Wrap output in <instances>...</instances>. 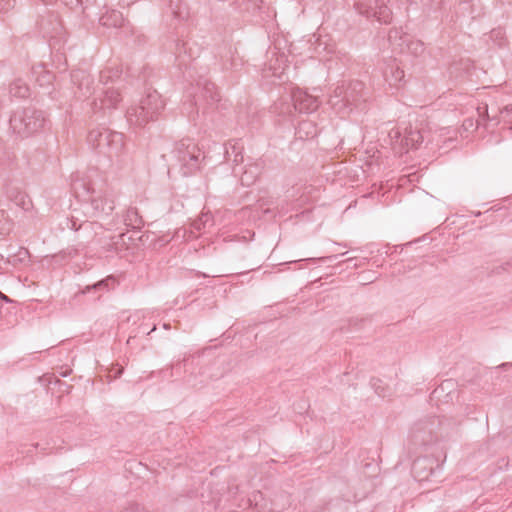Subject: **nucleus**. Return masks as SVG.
<instances>
[{"label": "nucleus", "instance_id": "nucleus-5", "mask_svg": "<svg viewBox=\"0 0 512 512\" xmlns=\"http://www.w3.org/2000/svg\"><path fill=\"white\" fill-rule=\"evenodd\" d=\"M89 194L88 200L82 204V213L86 217L102 220L108 217L115 208V202L107 188L92 189L87 188Z\"/></svg>", "mask_w": 512, "mask_h": 512}, {"label": "nucleus", "instance_id": "nucleus-38", "mask_svg": "<svg viewBox=\"0 0 512 512\" xmlns=\"http://www.w3.org/2000/svg\"><path fill=\"white\" fill-rule=\"evenodd\" d=\"M164 328H165V329H168V328H169V325H168V324H164Z\"/></svg>", "mask_w": 512, "mask_h": 512}, {"label": "nucleus", "instance_id": "nucleus-20", "mask_svg": "<svg viewBox=\"0 0 512 512\" xmlns=\"http://www.w3.org/2000/svg\"><path fill=\"white\" fill-rule=\"evenodd\" d=\"M9 92L14 97L25 98L29 94V88L21 79L10 84Z\"/></svg>", "mask_w": 512, "mask_h": 512}, {"label": "nucleus", "instance_id": "nucleus-27", "mask_svg": "<svg viewBox=\"0 0 512 512\" xmlns=\"http://www.w3.org/2000/svg\"><path fill=\"white\" fill-rule=\"evenodd\" d=\"M16 5V0H0V13H8Z\"/></svg>", "mask_w": 512, "mask_h": 512}, {"label": "nucleus", "instance_id": "nucleus-17", "mask_svg": "<svg viewBox=\"0 0 512 512\" xmlns=\"http://www.w3.org/2000/svg\"><path fill=\"white\" fill-rule=\"evenodd\" d=\"M243 146L237 141H230L226 144L225 156L226 159L232 161L235 165L243 162Z\"/></svg>", "mask_w": 512, "mask_h": 512}, {"label": "nucleus", "instance_id": "nucleus-26", "mask_svg": "<svg viewBox=\"0 0 512 512\" xmlns=\"http://www.w3.org/2000/svg\"><path fill=\"white\" fill-rule=\"evenodd\" d=\"M12 227V220L8 217L7 213L4 210H0V234H9L12 230Z\"/></svg>", "mask_w": 512, "mask_h": 512}, {"label": "nucleus", "instance_id": "nucleus-9", "mask_svg": "<svg viewBox=\"0 0 512 512\" xmlns=\"http://www.w3.org/2000/svg\"><path fill=\"white\" fill-rule=\"evenodd\" d=\"M291 99L293 101V109L289 105H286L285 108L281 107L279 109L280 114L290 116L293 111L311 113L316 111L320 105V101L317 96L310 95L300 88H294L292 90Z\"/></svg>", "mask_w": 512, "mask_h": 512}, {"label": "nucleus", "instance_id": "nucleus-6", "mask_svg": "<svg viewBox=\"0 0 512 512\" xmlns=\"http://www.w3.org/2000/svg\"><path fill=\"white\" fill-rule=\"evenodd\" d=\"M176 157L180 165V170L184 176L193 174L199 169L203 153L198 146L192 142L180 143L176 150Z\"/></svg>", "mask_w": 512, "mask_h": 512}, {"label": "nucleus", "instance_id": "nucleus-29", "mask_svg": "<svg viewBox=\"0 0 512 512\" xmlns=\"http://www.w3.org/2000/svg\"><path fill=\"white\" fill-rule=\"evenodd\" d=\"M64 4L71 9H80L83 11L84 0H63Z\"/></svg>", "mask_w": 512, "mask_h": 512}, {"label": "nucleus", "instance_id": "nucleus-32", "mask_svg": "<svg viewBox=\"0 0 512 512\" xmlns=\"http://www.w3.org/2000/svg\"><path fill=\"white\" fill-rule=\"evenodd\" d=\"M43 78L45 79V82L50 83L52 75L49 72H46Z\"/></svg>", "mask_w": 512, "mask_h": 512}, {"label": "nucleus", "instance_id": "nucleus-39", "mask_svg": "<svg viewBox=\"0 0 512 512\" xmlns=\"http://www.w3.org/2000/svg\"><path fill=\"white\" fill-rule=\"evenodd\" d=\"M3 260V256L0 254V262Z\"/></svg>", "mask_w": 512, "mask_h": 512}, {"label": "nucleus", "instance_id": "nucleus-4", "mask_svg": "<svg viewBox=\"0 0 512 512\" xmlns=\"http://www.w3.org/2000/svg\"><path fill=\"white\" fill-rule=\"evenodd\" d=\"M10 128L21 137H28L44 127L45 116L40 110L25 108L10 117Z\"/></svg>", "mask_w": 512, "mask_h": 512}, {"label": "nucleus", "instance_id": "nucleus-24", "mask_svg": "<svg viewBox=\"0 0 512 512\" xmlns=\"http://www.w3.org/2000/svg\"><path fill=\"white\" fill-rule=\"evenodd\" d=\"M101 21L103 25L106 26H120L122 24L123 18L120 12L112 11L110 14L103 16Z\"/></svg>", "mask_w": 512, "mask_h": 512}, {"label": "nucleus", "instance_id": "nucleus-35", "mask_svg": "<svg viewBox=\"0 0 512 512\" xmlns=\"http://www.w3.org/2000/svg\"><path fill=\"white\" fill-rule=\"evenodd\" d=\"M376 392L379 394V396L385 397V394L382 392H379L377 389H376Z\"/></svg>", "mask_w": 512, "mask_h": 512}, {"label": "nucleus", "instance_id": "nucleus-28", "mask_svg": "<svg viewBox=\"0 0 512 512\" xmlns=\"http://www.w3.org/2000/svg\"><path fill=\"white\" fill-rule=\"evenodd\" d=\"M15 202L17 205L21 206L23 209L28 208V204L30 201L27 199V196L24 193L19 192L15 198Z\"/></svg>", "mask_w": 512, "mask_h": 512}, {"label": "nucleus", "instance_id": "nucleus-2", "mask_svg": "<svg viewBox=\"0 0 512 512\" xmlns=\"http://www.w3.org/2000/svg\"><path fill=\"white\" fill-rule=\"evenodd\" d=\"M87 141L94 150L109 158L119 156L124 147L123 134L106 127L92 129Z\"/></svg>", "mask_w": 512, "mask_h": 512}, {"label": "nucleus", "instance_id": "nucleus-13", "mask_svg": "<svg viewBox=\"0 0 512 512\" xmlns=\"http://www.w3.org/2000/svg\"><path fill=\"white\" fill-rule=\"evenodd\" d=\"M383 76L391 87H398L404 79L405 73L395 59H390L383 68Z\"/></svg>", "mask_w": 512, "mask_h": 512}, {"label": "nucleus", "instance_id": "nucleus-3", "mask_svg": "<svg viewBox=\"0 0 512 512\" xmlns=\"http://www.w3.org/2000/svg\"><path fill=\"white\" fill-rule=\"evenodd\" d=\"M164 108V101L157 91L148 92L141 99L140 103L131 106L126 112L127 121L130 125L144 126L150 120H153Z\"/></svg>", "mask_w": 512, "mask_h": 512}, {"label": "nucleus", "instance_id": "nucleus-1", "mask_svg": "<svg viewBox=\"0 0 512 512\" xmlns=\"http://www.w3.org/2000/svg\"><path fill=\"white\" fill-rule=\"evenodd\" d=\"M367 98L368 91L362 81H343L334 89L329 104L337 114L346 116L360 108Z\"/></svg>", "mask_w": 512, "mask_h": 512}, {"label": "nucleus", "instance_id": "nucleus-19", "mask_svg": "<svg viewBox=\"0 0 512 512\" xmlns=\"http://www.w3.org/2000/svg\"><path fill=\"white\" fill-rule=\"evenodd\" d=\"M123 222L127 227L133 229H140L143 225L142 218L139 216L137 209L133 207L127 209L123 216Z\"/></svg>", "mask_w": 512, "mask_h": 512}, {"label": "nucleus", "instance_id": "nucleus-12", "mask_svg": "<svg viewBox=\"0 0 512 512\" xmlns=\"http://www.w3.org/2000/svg\"><path fill=\"white\" fill-rule=\"evenodd\" d=\"M122 97L117 88L114 86L102 88L99 96L95 99L94 105L101 109H112L121 101Z\"/></svg>", "mask_w": 512, "mask_h": 512}, {"label": "nucleus", "instance_id": "nucleus-34", "mask_svg": "<svg viewBox=\"0 0 512 512\" xmlns=\"http://www.w3.org/2000/svg\"><path fill=\"white\" fill-rule=\"evenodd\" d=\"M77 185H78L77 183L74 185V190L76 191L77 194H79Z\"/></svg>", "mask_w": 512, "mask_h": 512}, {"label": "nucleus", "instance_id": "nucleus-21", "mask_svg": "<svg viewBox=\"0 0 512 512\" xmlns=\"http://www.w3.org/2000/svg\"><path fill=\"white\" fill-rule=\"evenodd\" d=\"M213 225V217L209 212L202 213L199 218L193 221L192 227L196 231L205 230L207 227H211Z\"/></svg>", "mask_w": 512, "mask_h": 512}, {"label": "nucleus", "instance_id": "nucleus-31", "mask_svg": "<svg viewBox=\"0 0 512 512\" xmlns=\"http://www.w3.org/2000/svg\"><path fill=\"white\" fill-rule=\"evenodd\" d=\"M111 78V71H103L100 74V81L103 82L104 85L107 84L108 79Z\"/></svg>", "mask_w": 512, "mask_h": 512}, {"label": "nucleus", "instance_id": "nucleus-25", "mask_svg": "<svg viewBox=\"0 0 512 512\" xmlns=\"http://www.w3.org/2000/svg\"><path fill=\"white\" fill-rule=\"evenodd\" d=\"M116 280L113 276H108L107 278L95 283L92 286H87L83 293L88 292L90 289H112L115 287Z\"/></svg>", "mask_w": 512, "mask_h": 512}, {"label": "nucleus", "instance_id": "nucleus-37", "mask_svg": "<svg viewBox=\"0 0 512 512\" xmlns=\"http://www.w3.org/2000/svg\"><path fill=\"white\" fill-rule=\"evenodd\" d=\"M3 300L5 301H9L8 297L7 296H3Z\"/></svg>", "mask_w": 512, "mask_h": 512}, {"label": "nucleus", "instance_id": "nucleus-14", "mask_svg": "<svg viewBox=\"0 0 512 512\" xmlns=\"http://www.w3.org/2000/svg\"><path fill=\"white\" fill-rule=\"evenodd\" d=\"M423 141L420 130L412 128V126L404 128V137L401 140L402 153L407 152L411 148H416Z\"/></svg>", "mask_w": 512, "mask_h": 512}, {"label": "nucleus", "instance_id": "nucleus-11", "mask_svg": "<svg viewBox=\"0 0 512 512\" xmlns=\"http://www.w3.org/2000/svg\"><path fill=\"white\" fill-rule=\"evenodd\" d=\"M199 93L195 98L196 104L204 100L208 104H214L220 100L219 93L214 83L207 78H200L197 82Z\"/></svg>", "mask_w": 512, "mask_h": 512}, {"label": "nucleus", "instance_id": "nucleus-10", "mask_svg": "<svg viewBox=\"0 0 512 512\" xmlns=\"http://www.w3.org/2000/svg\"><path fill=\"white\" fill-rule=\"evenodd\" d=\"M79 214V211H73V214L67 219V228L79 232L80 239L89 241L102 226L98 221L82 220Z\"/></svg>", "mask_w": 512, "mask_h": 512}, {"label": "nucleus", "instance_id": "nucleus-40", "mask_svg": "<svg viewBox=\"0 0 512 512\" xmlns=\"http://www.w3.org/2000/svg\"><path fill=\"white\" fill-rule=\"evenodd\" d=\"M0 66H1V67H3V66H4V64H3V63H0Z\"/></svg>", "mask_w": 512, "mask_h": 512}, {"label": "nucleus", "instance_id": "nucleus-18", "mask_svg": "<svg viewBox=\"0 0 512 512\" xmlns=\"http://www.w3.org/2000/svg\"><path fill=\"white\" fill-rule=\"evenodd\" d=\"M318 133L316 125L311 121H302L298 127L296 134L300 139L314 138Z\"/></svg>", "mask_w": 512, "mask_h": 512}, {"label": "nucleus", "instance_id": "nucleus-22", "mask_svg": "<svg viewBox=\"0 0 512 512\" xmlns=\"http://www.w3.org/2000/svg\"><path fill=\"white\" fill-rule=\"evenodd\" d=\"M403 137H404V128L402 129L400 127H396V128L391 129L389 132V138L391 140L393 149L399 153H402L401 140H403Z\"/></svg>", "mask_w": 512, "mask_h": 512}, {"label": "nucleus", "instance_id": "nucleus-16", "mask_svg": "<svg viewBox=\"0 0 512 512\" xmlns=\"http://www.w3.org/2000/svg\"><path fill=\"white\" fill-rule=\"evenodd\" d=\"M262 171L260 162H253L245 166L244 171L241 173L240 180L242 185L250 186L255 183Z\"/></svg>", "mask_w": 512, "mask_h": 512}, {"label": "nucleus", "instance_id": "nucleus-23", "mask_svg": "<svg viewBox=\"0 0 512 512\" xmlns=\"http://www.w3.org/2000/svg\"><path fill=\"white\" fill-rule=\"evenodd\" d=\"M29 258V251L26 248H19L17 253L13 255H9L7 257V263H11L13 265H16L18 263L26 262Z\"/></svg>", "mask_w": 512, "mask_h": 512}, {"label": "nucleus", "instance_id": "nucleus-8", "mask_svg": "<svg viewBox=\"0 0 512 512\" xmlns=\"http://www.w3.org/2000/svg\"><path fill=\"white\" fill-rule=\"evenodd\" d=\"M388 40L391 45L401 53L420 56L425 51V46L422 41L413 38L398 28H393L389 31Z\"/></svg>", "mask_w": 512, "mask_h": 512}, {"label": "nucleus", "instance_id": "nucleus-7", "mask_svg": "<svg viewBox=\"0 0 512 512\" xmlns=\"http://www.w3.org/2000/svg\"><path fill=\"white\" fill-rule=\"evenodd\" d=\"M386 4L387 0H355L354 7L359 14L387 24L392 20V12Z\"/></svg>", "mask_w": 512, "mask_h": 512}, {"label": "nucleus", "instance_id": "nucleus-33", "mask_svg": "<svg viewBox=\"0 0 512 512\" xmlns=\"http://www.w3.org/2000/svg\"><path fill=\"white\" fill-rule=\"evenodd\" d=\"M420 464V460L415 461L413 469L416 470L417 466Z\"/></svg>", "mask_w": 512, "mask_h": 512}, {"label": "nucleus", "instance_id": "nucleus-30", "mask_svg": "<svg viewBox=\"0 0 512 512\" xmlns=\"http://www.w3.org/2000/svg\"><path fill=\"white\" fill-rule=\"evenodd\" d=\"M422 5L431 9H438L440 7L441 0H420Z\"/></svg>", "mask_w": 512, "mask_h": 512}, {"label": "nucleus", "instance_id": "nucleus-36", "mask_svg": "<svg viewBox=\"0 0 512 512\" xmlns=\"http://www.w3.org/2000/svg\"><path fill=\"white\" fill-rule=\"evenodd\" d=\"M47 34L49 35L50 38H54L55 37V35L53 33L47 32Z\"/></svg>", "mask_w": 512, "mask_h": 512}, {"label": "nucleus", "instance_id": "nucleus-15", "mask_svg": "<svg viewBox=\"0 0 512 512\" xmlns=\"http://www.w3.org/2000/svg\"><path fill=\"white\" fill-rule=\"evenodd\" d=\"M72 82L77 85L81 96H88L91 93L92 79L88 73L83 70H75L71 75Z\"/></svg>", "mask_w": 512, "mask_h": 512}]
</instances>
